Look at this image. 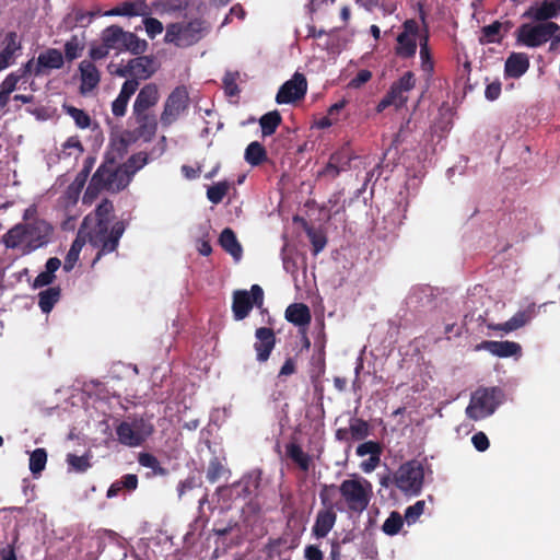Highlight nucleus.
I'll list each match as a JSON object with an SVG mask.
<instances>
[{"instance_id": "nucleus-31", "label": "nucleus", "mask_w": 560, "mask_h": 560, "mask_svg": "<svg viewBox=\"0 0 560 560\" xmlns=\"http://www.w3.org/2000/svg\"><path fill=\"white\" fill-rule=\"evenodd\" d=\"M85 49V35H72L63 45L65 62H72L80 58Z\"/></svg>"}, {"instance_id": "nucleus-6", "label": "nucleus", "mask_w": 560, "mask_h": 560, "mask_svg": "<svg viewBox=\"0 0 560 560\" xmlns=\"http://www.w3.org/2000/svg\"><path fill=\"white\" fill-rule=\"evenodd\" d=\"M102 43L107 48L116 50L118 52L130 51L133 55H141L148 48V43L144 39L139 38L131 32L124 31L118 25H110L103 30Z\"/></svg>"}, {"instance_id": "nucleus-11", "label": "nucleus", "mask_w": 560, "mask_h": 560, "mask_svg": "<svg viewBox=\"0 0 560 560\" xmlns=\"http://www.w3.org/2000/svg\"><path fill=\"white\" fill-rule=\"evenodd\" d=\"M189 106V93L185 85L176 86L167 96L160 116L161 125L166 128L173 125Z\"/></svg>"}, {"instance_id": "nucleus-51", "label": "nucleus", "mask_w": 560, "mask_h": 560, "mask_svg": "<svg viewBox=\"0 0 560 560\" xmlns=\"http://www.w3.org/2000/svg\"><path fill=\"white\" fill-rule=\"evenodd\" d=\"M337 491L338 487L334 483L322 486V489L319 491V499L324 509L331 508L334 510V508L336 506L339 511H343V506H340L338 503H336L335 505L331 503V498L336 494Z\"/></svg>"}, {"instance_id": "nucleus-63", "label": "nucleus", "mask_w": 560, "mask_h": 560, "mask_svg": "<svg viewBox=\"0 0 560 560\" xmlns=\"http://www.w3.org/2000/svg\"><path fill=\"white\" fill-rule=\"evenodd\" d=\"M471 443L478 452H485L490 446L488 436L481 431L475 433L471 436Z\"/></svg>"}, {"instance_id": "nucleus-41", "label": "nucleus", "mask_w": 560, "mask_h": 560, "mask_svg": "<svg viewBox=\"0 0 560 560\" xmlns=\"http://www.w3.org/2000/svg\"><path fill=\"white\" fill-rule=\"evenodd\" d=\"M397 48L396 52L402 58H411L416 55L417 43L416 38L407 36V34H399L397 36Z\"/></svg>"}, {"instance_id": "nucleus-22", "label": "nucleus", "mask_w": 560, "mask_h": 560, "mask_svg": "<svg viewBox=\"0 0 560 560\" xmlns=\"http://www.w3.org/2000/svg\"><path fill=\"white\" fill-rule=\"evenodd\" d=\"M160 100L159 86L155 83H148L142 86L132 106L133 112H150Z\"/></svg>"}, {"instance_id": "nucleus-52", "label": "nucleus", "mask_w": 560, "mask_h": 560, "mask_svg": "<svg viewBox=\"0 0 560 560\" xmlns=\"http://www.w3.org/2000/svg\"><path fill=\"white\" fill-rule=\"evenodd\" d=\"M225 472L226 469L218 457L210 459L206 472L207 480L210 483H215Z\"/></svg>"}, {"instance_id": "nucleus-35", "label": "nucleus", "mask_w": 560, "mask_h": 560, "mask_svg": "<svg viewBox=\"0 0 560 560\" xmlns=\"http://www.w3.org/2000/svg\"><path fill=\"white\" fill-rule=\"evenodd\" d=\"M245 161L252 166H258L267 161L268 155L265 147L258 141L250 142L244 154Z\"/></svg>"}, {"instance_id": "nucleus-56", "label": "nucleus", "mask_w": 560, "mask_h": 560, "mask_svg": "<svg viewBox=\"0 0 560 560\" xmlns=\"http://www.w3.org/2000/svg\"><path fill=\"white\" fill-rule=\"evenodd\" d=\"M382 446L378 442H375V441H366V442H363L361 443L358 447H357V455L360 456V457H363L365 455H370V456H373V455H381L382 454Z\"/></svg>"}, {"instance_id": "nucleus-60", "label": "nucleus", "mask_w": 560, "mask_h": 560, "mask_svg": "<svg viewBox=\"0 0 560 560\" xmlns=\"http://www.w3.org/2000/svg\"><path fill=\"white\" fill-rule=\"evenodd\" d=\"M394 84L400 89L405 94L411 91L416 85V78L413 72L407 71L404 75L394 82Z\"/></svg>"}, {"instance_id": "nucleus-47", "label": "nucleus", "mask_w": 560, "mask_h": 560, "mask_svg": "<svg viewBox=\"0 0 560 560\" xmlns=\"http://www.w3.org/2000/svg\"><path fill=\"white\" fill-rule=\"evenodd\" d=\"M47 463V452L45 448H36L30 456V470L33 475L40 474Z\"/></svg>"}, {"instance_id": "nucleus-18", "label": "nucleus", "mask_w": 560, "mask_h": 560, "mask_svg": "<svg viewBox=\"0 0 560 560\" xmlns=\"http://www.w3.org/2000/svg\"><path fill=\"white\" fill-rule=\"evenodd\" d=\"M132 116L136 120V129L133 136L136 139H142L145 142L151 141L158 130V120L151 112H133Z\"/></svg>"}, {"instance_id": "nucleus-16", "label": "nucleus", "mask_w": 560, "mask_h": 560, "mask_svg": "<svg viewBox=\"0 0 560 560\" xmlns=\"http://www.w3.org/2000/svg\"><path fill=\"white\" fill-rule=\"evenodd\" d=\"M65 66L62 51L58 48H46L36 57L35 78L48 75L54 70H60Z\"/></svg>"}, {"instance_id": "nucleus-29", "label": "nucleus", "mask_w": 560, "mask_h": 560, "mask_svg": "<svg viewBox=\"0 0 560 560\" xmlns=\"http://www.w3.org/2000/svg\"><path fill=\"white\" fill-rule=\"evenodd\" d=\"M285 319L295 326L303 327L311 323V311L306 304L293 303L285 310Z\"/></svg>"}, {"instance_id": "nucleus-15", "label": "nucleus", "mask_w": 560, "mask_h": 560, "mask_svg": "<svg viewBox=\"0 0 560 560\" xmlns=\"http://www.w3.org/2000/svg\"><path fill=\"white\" fill-rule=\"evenodd\" d=\"M277 343V337L272 328L259 327L255 330L254 350L256 360L265 363L269 360Z\"/></svg>"}, {"instance_id": "nucleus-28", "label": "nucleus", "mask_w": 560, "mask_h": 560, "mask_svg": "<svg viewBox=\"0 0 560 560\" xmlns=\"http://www.w3.org/2000/svg\"><path fill=\"white\" fill-rule=\"evenodd\" d=\"M148 13V5L143 0L137 1H126L121 4L110 9L103 13L106 16H137V15H145Z\"/></svg>"}, {"instance_id": "nucleus-2", "label": "nucleus", "mask_w": 560, "mask_h": 560, "mask_svg": "<svg viewBox=\"0 0 560 560\" xmlns=\"http://www.w3.org/2000/svg\"><path fill=\"white\" fill-rule=\"evenodd\" d=\"M130 184L127 171L114 158H106L92 175L83 194L82 202L92 205L102 191L117 194Z\"/></svg>"}, {"instance_id": "nucleus-64", "label": "nucleus", "mask_w": 560, "mask_h": 560, "mask_svg": "<svg viewBox=\"0 0 560 560\" xmlns=\"http://www.w3.org/2000/svg\"><path fill=\"white\" fill-rule=\"evenodd\" d=\"M139 88V81L131 78V79H128L124 82L121 89H120V92L119 94L122 95L124 97L130 100V97L136 93V91L138 90Z\"/></svg>"}, {"instance_id": "nucleus-21", "label": "nucleus", "mask_w": 560, "mask_h": 560, "mask_svg": "<svg viewBox=\"0 0 560 560\" xmlns=\"http://www.w3.org/2000/svg\"><path fill=\"white\" fill-rule=\"evenodd\" d=\"M80 71V93L85 95L92 92L101 81V74L92 61L83 60L79 65Z\"/></svg>"}, {"instance_id": "nucleus-8", "label": "nucleus", "mask_w": 560, "mask_h": 560, "mask_svg": "<svg viewBox=\"0 0 560 560\" xmlns=\"http://www.w3.org/2000/svg\"><path fill=\"white\" fill-rule=\"evenodd\" d=\"M555 33H560V26L555 22L524 23L515 32L516 44L529 48L545 45Z\"/></svg>"}, {"instance_id": "nucleus-40", "label": "nucleus", "mask_w": 560, "mask_h": 560, "mask_svg": "<svg viewBox=\"0 0 560 560\" xmlns=\"http://www.w3.org/2000/svg\"><path fill=\"white\" fill-rule=\"evenodd\" d=\"M84 234L78 233L77 238L72 242L70 249L67 253L63 269L70 271L79 259L80 252L84 245Z\"/></svg>"}, {"instance_id": "nucleus-1", "label": "nucleus", "mask_w": 560, "mask_h": 560, "mask_svg": "<svg viewBox=\"0 0 560 560\" xmlns=\"http://www.w3.org/2000/svg\"><path fill=\"white\" fill-rule=\"evenodd\" d=\"M52 232V225L46 220L18 223L2 235V243L7 248L21 249L22 254L27 255L46 246Z\"/></svg>"}, {"instance_id": "nucleus-5", "label": "nucleus", "mask_w": 560, "mask_h": 560, "mask_svg": "<svg viewBox=\"0 0 560 560\" xmlns=\"http://www.w3.org/2000/svg\"><path fill=\"white\" fill-rule=\"evenodd\" d=\"M503 397V390L498 386L479 387L471 394L466 416L474 421L485 419L494 413Z\"/></svg>"}, {"instance_id": "nucleus-14", "label": "nucleus", "mask_w": 560, "mask_h": 560, "mask_svg": "<svg viewBox=\"0 0 560 560\" xmlns=\"http://www.w3.org/2000/svg\"><path fill=\"white\" fill-rule=\"evenodd\" d=\"M262 471L261 469H253L245 474L238 481L234 482L230 487V494L232 498L247 500L249 499L259 488L261 482Z\"/></svg>"}, {"instance_id": "nucleus-32", "label": "nucleus", "mask_w": 560, "mask_h": 560, "mask_svg": "<svg viewBox=\"0 0 560 560\" xmlns=\"http://www.w3.org/2000/svg\"><path fill=\"white\" fill-rule=\"evenodd\" d=\"M407 101L408 96L393 83L388 92L377 104L376 110L382 113L388 106H395L396 108H399L402 107Z\"/></svg>"}, {"instance_id": "nucleus-62", "label": "nucleus", "mask_w": 560, "mask_h": 560, "mask_svg": "<svg viewBox=\"0 0 560 560\" xmlns=\"http://www.w3.org/2000/svg\"><path fill=\"white\" fill-rule=\"evenodd\" d=\"M372 79V72L368 69L360 70L349 82V88L359 89Z\"/></svg>"}, {"instance_id": "nucleus-23", "label": "nucleus", "mask_w": 560, "mask_h": 560, "mask_svg": "<svg viewBox=\"0 0 560 560\" xmlns=\"http://www.w3.org/2000/svg\"><path fill=\"white\" fill-rule=\"evenodd\" d=\"M336 521L337 514L331 508L319 510L312 527L313 536L317 539L325 538L335 526Z\"/></svg>"}, {"instance_id": "nucleus-12", "label": "nucleus", "mask_w": 560, "mask_h": 560, "mask_svg": "<svg viewBox=\"0 0 560 560\" xmlns=\"http://www.w3.org/2000/svg\"><path fill=\"white\" fill-rule=\"evenodd\" d=\"M264 304V290L258 284H253L250 291L236 290L233 292L232 312L235 320L246 318L254 305L261 307Z\"/></svg>"}, {"instance_id": "nucleus-34", "label": "nucleus", "mask_w": 560, "mask_h": 560, "mask_svg": "<svg viewBox=\"0 0 560 560\" xmlns=\"http://www.w3.org/2000/svg\"><path fill=\"white\" fill-rule=\"evenodd\" d=\"M138 463L142 467L151 469V471L147 472V478L166 476L168 474L167 468L163 467L160 460L151 453H140L138 456Z\"/></svg>"}, {"instance_id": "nucleus-39", "label": "nucleus", "mask_w": 560, "mask_h": 560, "mask_svg": "<svg viewBox=\"0 0 560 560\" xmlns=\"http://www.w3.org/2000/svg\"><path fill=\"white\" fill-rule=\"evenodd\" d=\"M91 458L92 455L90 452L82 456L69 453L66 458L69 471L85 472L92 466Z\"/></svg>"}, {"instance_id": "nucleus-4", "label": "nucleus", "mask_w": 560, "mask_h": 560, "mask_svg": "<svg viewBox=\"0 0 560 560\" xmlns=\"http://www.w3.org/2000/svg\"><path fill=\"white\" fill-rule=\"evenodd\" d=\"M338 492L347 511L351 514L360 515L368 509L371 502L373 487L369 480L362 477H354L345 479L338 487Z\"/></svg>"}, {"instance_id": "nucleus-24", "label": "nucleus", "mask_w": 560, "mask_h": 560, "mask_svg": "<svg viewBox=\"0 0 560 560\" xmlns=\"http://www.w3.org/2000/svg\"><path fill=\"white\" fill-rule=\"evenodd\" d=\"M0 50V71L8 68L14 60L15 54L22 49L16 32H8L2 40Z\"/></svg>"}, {"instance_id": "nucleus-20", "label": "nucleus", "mask_w": 560, "mask_h": 560, "mask_svg": "<svg viewBox=\"0 0 560 560\" xmlns=\"http://www.w3.org/2000/svg\"><path fill=\"white\" fill-rule=\"evenodd\" d=\"M477 350H486L498 358L521 357L522 347L515 341L485 340L477 346Z\"/></svg>"}, {"instance_id": "nucleus-36", "label": "nucleus", "mask_w": 560, "mask_h": 560, "mask_svg": "<svg viewBox=\"0 0 560 560\" xmlns=\"http://www.w3.org/2000/svg\"><path fill=\"white\" fill-rule=\"evenodd\" d=\"M288 457L294 462L301 470L307 471L311 466V457L306 454L302 447L296 443H289L285 446Z\"/></svg>"}, {"instance_id": "nucleus-17", "label": "nucleus", "mask_w": 560, "mask_h": 560, "mask_svg": "<svg viewBox=\"0 0 560 560\" xmlns=\"http://www.w3.org/2000/svg\"><path fill=\"white\" fill-rule=\"evenodd\" d=\"M560 15V0H544L540 3L530 5L523 16L539 23L550 22L549 20Z\"/></svg>"}, {"instance_id": "nucleus-26", "label": "nucleus", "mask_w": 560, "mask_h": 560, "mask_svg": "<svg viewBox=\"0 0 560 560\" xmlns=\"http://www.w3.org/2000/svg\"><path fill=\"white\" fill-rule=\"evenodd\" d=\"M103 14L100 9L95 11H83L82 9H74L71 13L63 18L62 24L66 31H72L73 28L88 27L93 19L97 15Z\"/></svg>"}, {"instance_id": "nucleus-61", "label": "nucleus", "mask_w": 560, "mask_h": 560, "mask_svg": "<svg viewBox=\"0 0 560 560\" xmlns=\"http://www.w3.org/2000/svg\"><path fill=\"white\" fill-rule=\"evenodd\" d=\"M129 100L118 94L112 103V113L115 117H122L127 112Z\"/></svg>"}, {"instance_id": "nucleus-46", "label": "nucleus", "mask_w": 560, "mask_h": 560, "mask_svg": "<svg viewBox=\"0 0 560 560\" xmlns=\"http://www.w3.org/2000/svg\"><path fill=\"white\" fill-rule=\"evenodd\" d=\"M404 525V517L399 512L393 511L382 525V530L388 536L397 535Z\"/></svg>"}, {"instance_id": "nucleus-48", "label": "nucleus", "mask_w": 560, "mask_h": 560, "mask_svg": "<svg viewBox=\"0 0 560 560\" xmlns=\"http://www.w3.org/2000/svg\"><path fill=\"white\" fill-rule=\"evenodd\" d=\"M84 152V147L79 138V136L69 137L61 145V153L65 156H74L78 158Z\"/></svg>"}, {"instance_id": "nucleus-45", "label": "nucleus", "mask_w": 560, "mask_h": 560, "mask_svg": "<svg viewBox=\"0 0 560 560\" xmlns=\"http://www.w3.org/2000/svg\"><path fill=\"white\" fill-rule=\"evenodd\" d=\"M349 430L352 441H362L370 435L369 423L360 418L350 420Z\"/></svg>"}, {"instance_id": "nucleus-38", "label": "nucleus", "mask_w": 560, "mask_h": 560, "mask_svg": "<svg viewBox=\"0 0 560 560\" xmlns=\"http://www.w3.org/2000/svg\"><path fill=\"white\" fill-rule=\"evenodd\" d=\"M281 122L282 117L278 110H272L262 115L259 119L262 136L268 137L273 135Z\"/></svg>"}, {"instance_id": "nucleus-42", "label": "nucleus", "mask_w": 560, "mask_h": 560, "mask_svg": "<svg viewBox=\"0 0 560 560\" xmlns=\"http://www.w3.org/2000/svg\"><path fill=\"white\" fill-rule=\"evenodd\" d=\"M148 163V154L138 152L132 154L125 163L120 164L121 168L127 171L130 180L132 176Z\"/></svg>"}, {"instance_id": "nucleus-43", "label": "nucleus", "mask_w": 560, "mask_h": 560, "mask_svg": "<svg viewBox=\"0 0 560 560\" xmlns=\"http://www.w3.org/2000/svg\"><path fill=\"white\" fill-rule=\"evenodd\" d=\"M231 188V183L228 180L218 182L214 185L208 187L207 198L213 205L222 202L224 197L228 195Z\"/></svg>"}, {"instance_id": "nucleus-58", "label": "nucleus", "mask_w": 560, "mask_h": 560, "mask_svg": "<svg viewBox=\"0 0 560 560\" xmlns=\"http://www.w3.org/2000/svg\"><path fill=\"white\" fill-rule=\"evenodd\" d=\"M201 480L196 476H188L186 479L179 481L177 486L178 498L182 499L186 492L201 487Z\"/></svg>"}, {"instance_id": "nucleus-44", "label": "nucleus", "mask_w": 560, "mask_h": 560, "mask_svg": "<svg viewBox=\"0 0 560 560\" xmlns=\"http://www.w3.org/2000/svg\"><path fill=\"white\" fill-rule=\"evenodd\" d=\"M63 110L74 120V124L78 128L86 129L91 126L92 119L90 115L83 109L72 105H63Z\"/></svg>"}, {"instance_id": "nucleus-53", "label": "nucleus", "mask_w": 560, "mask_h": 560, "mask_svg": "<svg viewBox=\"0 0 560 560\" xmlns=\"http://www.w3.org/2000/svg\"><path fill=\"white\" fill-rule=\"evenodd\" d=\"M535 310L534 307H528L525 311L517 312L515 315H513L509 322H510V329L516 330L524 325H526L534 316Z\"/></svg>"}, {"instance_id": "nucleus-49", "label": "nucleus", "mask_w": 560, "mask_h": 560, "mask_svg": "<svg viewBox=\"0 0 560 560\" xmlns=\"http://www.w3.org/2000/svg\"><path fill=\"white\" fill-rule=\"evenodd\" d=\"M305 232L310 238V242L313 246V254H319L327 244L326 234L320 230H315L314 228H306Z\"/></svg>"}, {"instance_id": "nucleus-13", "label": "nucleus", "mask_w": 560, "mask_h": 560, "mask_svg": "<svg viewBox=\"0 0 560 560\" xmlns=\"http://www.w3.org/2000/svg\"><path fill=\"white\" fill-rule=\"evenodd\" d=\"M307 92V81L303 73L295 72L290 80L284 82L276 95L278 104H290L302 100Z\"/></svg>"}, {"instance_id": "nucleus-19", "label": "nucleus", "mask_w": 560, "mask_h": 560, "mask_svg": "<svg viewBox=\"0 0 560 560\" xmlns=\"http://www.w3.org/2000/svg\"><path fill=\"white\" fill-rule=\"evenodd\" d=\"M113 212V202L107 198L103 199L101 203L95 208V210L85 215V218L83 219L82 224L80 226V234H83L86 228L110 224V217Z\"/></svg>"}, {"instance_id": "nucleus-10", "label": "nucleus", "mask_w": 560, "mask_h": 560, "mask_svg": "<svg viewBox=\"0 0 560 560\" xmlns=\"http://www.w3.org/2000/svg\"><path fill=\"white\" fill-rule=\"evenodd\" d=\"M203 22L195 19L189 22H177L166 26L164 40L178 47H188L202 37Z\"/></svg>"}, {"instance_id": "nucleus-30", "label": "nucleus", "mask_w": 560, "mask_h": 560, "mask_svg": "<svg viewBox=\"0 0 560 560\" xmlns=\"http://www.w3.org/2000/svg\"><path fill=\"white\" fill-rule=\"evenodd\" d=\"M153 59L148 56H139L129 61L132 78L140 81L147 80L154 73Z\"/></svg>"}, {"instance_id": "nucleus-50", "label": "nucleus", "mask_w": 560, "mask_h": 560, "mask_svg": "<svg viewBox=\"0 0 560 560\" xmlns=\"http://www.w3.org/2000/svg\"><path fill=\"white\" fill-rule=\"evenodd\" d=\"M281 501V512L285 516L288 525L295 518L296 516V508L293 499V494L291 492L280 493Z\"/></svg>"}, {"instance_id": "nucleus-3", "label": "nucleus", "mask_w": 560, "mask_h": 560, "mask_svg": "<svg viewBox=\"0 0 560 560\" xmlns=\"http://www.w3.org/2000/svg\"><path fill=\"white\" fill-rule=\"evenodd\" d=\"M110 224L86 228L84 230V238L95 248L97 253L93 259L94 266L104 255H108L117 250L119 241L125 233L126 223L122 220Z\"/></svg>"}, {"instance_id": "nucleus-59", "label": "nucleus", "mask_w": 560, "mask_h": 560, "mask_svg": "<svg viewBox=\"0 0 560 560\" xmlns=\"http://www.w3.org/2000/svg\"><path fill=\"white\" fill-rule=\"evenodd\" d=\"M143 23H144L145 32L150 38H154L156 35H159L163 32L162 22L155 18H151V16L145 18Z\"/></svg>"}, {"instance_id": "nucleus-54", "label": "nucleus", "mask_w": 560, "mask_h": 560, "mask_svg": "<svg viewBox=\"0 0 560 560\" xmlns=\"http://www.w3.org/2000/svg\"><path fill=\"white\" fill-rule=\"evenodd\" d=\"M420 59L421 66L424 71H431L433 69V61L429 49V36L424 34L420 38Z\"/></svg>"}, {"instance_id": "nucleus-9", "label": "nucleus", "mask_w": 560, "mask_h": 560, "mask_svg": "<svg viewBox=\"0 0 560 560\" xmlns=\"http://www.w3.org/2000/svg\"><path fill=\"white\" fill-rule=\"evenodd\" d=\"M153 431L154 425L143 418H132L127 421H121L116 427L118 442L129 447L142 445Z\"/></svg>"}, {"instance_id": "nucleus-27", "label": "nucleus", "mask_w": 560, "mask_h": 560, "mask_svg": "<svg viewBox=\"0 0 560 560\" xmlns=\"http://www.w3.org/2000/svg\"><path fill=\"white\" fill-rule=\"evenodd\" d=\"M511 28V22L508 21L504 24L500 21H494L493 23L486 25L481 28V35L479 37V43L481 45L487 44H500L504 37V34L508 33Z\"/></svg>"}, {"instance_id": "nucleus-37", "label": "nucleus", "mask_w": 560, "mask_h": 560, "mask_svg": "<svg viewBox=\"0 0 560 560\" xmlns=\"http://www.w3.org/2000/svg\"><path fill=\"white\" fill-rule=\"evenodd\" d=\"M61 290L59 287H50L38 293V306L43 313H49L59 301Z\"/></svg>"}, {"instance_id": "nucleus-55", "label": "nucleus", "mask_w": 560, "mask_h": 560, "mask_svg": "<svg viewBox=\"0 0 560 560\" xmlns=\"http://www.w3.org/2000/svg\"><path fill=\"white\" fill-rule=\"evenodd\" d=\"M424 508L425 503L423 500L417 501L415 504L406 509L404 518L408 524L417 522V520L423 514Z\"/></svg>"}, {"instance_id": "nucleus-7", "label": "nucleus", "mask_w": 560, "mask_h": 560, "mask_svg": "<svg viewBox=\"0 0 560 560\" xmlns=\"http://www.w3.org/2000/svg\"><path fill=\"white\" fill-rule=\"evenodd\" d=\"M394 480L395 487L404 494H420L424 480V469L422 464L416 459L401 464L394 472Z\"/></svg>"}, {"instance_id": "nucleus-57", "label": "nucleus", "mask_w": 560, "mask_h": 560, "mask_svg": "<svg viewBox=\"0 0 560 560\" xmlns=\"http://www.w3.org/2000/svg\"><path fill=\"white\" fill-rule=\"evenodd\" d=\"M238 79V72H226L223 77V84L225 93L229 96H237L240 94V89L236 83Z\"/></svg>"}, {"instance_id": "nucleus-33", "label": "nucleus", "mask_w": 560, "mask_h": 560, "mask_svg": "<svg viewBox=\"0 0 560 560\" xmlns=\"http://www.w3.org/2000/svg\"><path fill=\"white\" fill-rule=\"evenodd\" d=\"M221 247L233 256L235 259H240L242 256V246L236 238L234 231L230 228H225L219 237Z\"/></svg>"}, {"instance_id": "nucleus-25", "label": "nucleus", "mask_w": 560, "mask_h": 560, "mask_svg": "<svg viewBox=\"0 0 560 560\" xmlns=\"http://www.w3.org/2000/svg\"><path fill=\"white\" fill-rule=\"evenodd\" d=\"M529 65L525 52H512L505 60L504 73L509 78L518 79L527 72Z\"/></svg>"}]
</instances>
